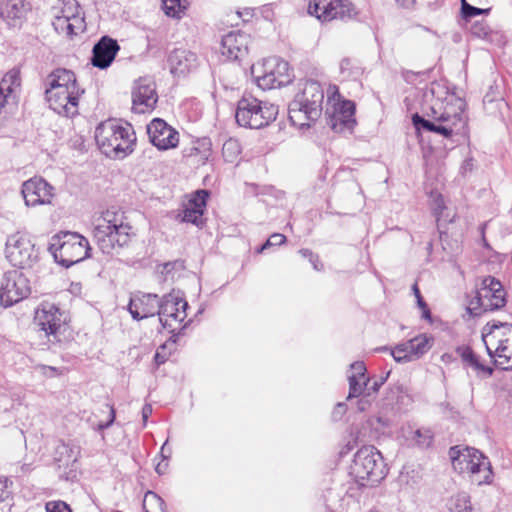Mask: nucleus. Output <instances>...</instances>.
Returning a JSON list of instances; mask_svg holds the SVG:
<instances>
[{"instance_id":"obj_7","label":"nucleus","mask_w":512,"mask_h":512,"mask_svg":"<svg viewBox=\"0 0 512 512\" xmlns=\"http://www.w3.org/2000/svg\"><path fill=\"white\" fill-rule=\"evenodd\" d=\"M352 474L361 486H374L386 475L381 453L373 446L359 449L352 466Z\"/></svg>"},{"instance_id":"obj_29","label":"nucleus","mask_w":512,"mask_h":512,"mask_svg":"<svg viewBox=\"0 0 512 512\" xmlns=\"http://www.w3.org/2000/svg\"><path fill=\"white\" fill-rule=\"evenodd\" d=\"M255 101L256 99L249 100L246 97H243L238 102L235 118L239 126L253 128L251 121L254 113L256 112V104H254Z\"/></svg>"},{"instance_id":"obj_16","label":"nucleus","mask_w":512,"mask_h":512,"mask_svg":"<svg viewBox=\"0 0 512 512\" xmlns=\"http://www.w3.org/2000/svg\"><path fill=\"white\" fill-rule=\"evenodd\" d=\"M291 81L289 64L282 58L272 56L263 59L261 74H258V88L275 89Z\"/></svg>"},{"instance_id":"obj_1","label":"nucleus","mask_w":512,"mask_h":512,"mask_svg":"<svg viewBox=\"0 0 512 512\" xmlns=\"http://www.w3.org/2000/svg\"><path fill=\"white\" fill-rule=\"evenodd\" d=\"M430 93L437 97L434 99L430 112L426 115L428 119L415 113L412 116V123L417 131L425 130L450 138L453 134L459 133L467 124L465 114V101L445 91L440 85L433 84Z\"/></svg>"},{"instance_id":"obj_26","label":"nucleus","mask_w":512,"mask_h":512,"mask_svg":"<svg viewBox=\"0 0 512 512\" xmlns=\"http://www.w3.org/2000/svg\"><path fill=\"white\" fill-rule=\"evenodd\" d=\"M119 49L120 46L116 40L109 36H103L93 47L92 65L100 69L108 68L115 59Z\"/></svg>"},{"instance_id":"obj_60","label":"nucleus","mask_w":512,"mask_h":512,"mask_svg":"<svg viewBox=\"0 0 512 512\" xmlns=\"http://www.w3.org/2000/svg\"><path fill=\"white\" fill-rule=\"evenodd\" d=\"M412 289H413V292H414V295H415L416 299H417L418 297H421L420 290H419V288H418L417 284H414V285H413V287H412Z\"/></svg>"},{"instance_id":"obj_18","label":"nucleus","mask_w":512,"mask_h":512,"mask_svg":"<svg viewBox=\"0 0 512 512\" xmlns=\"http://www.w3.org/2000/svg\"><path fill=\"white\" fill-rule=\"evenodd\" d=\"M505 295L503 286L498 280L491 276L485 277L476 296L479 312L474 314L502 308L506 303Z\"/></svg>"},{"instance_id":"obj_55","label":"nucleus","mask_w":512,"mask_h":512,"mask_svg":"<svg viewBox=\"0 0 512 512\" xmlns=\"http://www.w3.org/2000/svg\"><path fill=\"white\" fill-rule=\"evenodd\" d=\"M166 445H167V441L163 444V446L161 447V451H160V454L163 457V460L168 459L171 455V450L169 448H167Z\"/></svg>"},{"instance_id":"obj_8","label":"nucleus","mask_w":512,"mask_h":512,"mask_svg":"<svg viewBox=\"0 0 512 512\" xmlns=\"http://www.w3.org/2000/svg\"><path fill=\"white\" fill-rule=\"evenodd\" d=\"M34 324L51 345L66 339L68 324L64 313L52 303H42L35 311Z\"/></svg>"},{"instance_id":"obj_14","label":"nucleus","mask_w":512,"mask_h":512,"mask_svg":"<svg viewBox=\"0 0 512 512\" xmlns=\"http://www.w3.org/2000/svg\"><path fill=\"white\" fill-rule=\"evenodd\" d=\"M188 303L172 294L164 296L159 301V320L162 326L170 333L180 332L186 325H182L187 317Z\"/></svg>"},{"instance_id":"obj_6","label":"nucleus","mask_w":512,"mask_h":512,"mask_svg":"<svg viewBox=\"0 0 512 512\" xmlns=\"http://www.w3.org/2000/svg\"><path fill=\"white\" fill-rule=\"evenodd\" d=\"M48 250L57 263L69 268L89 256L90 246L81 234L64 231L51 238Z\"/></svg>"},{"instance_id":"obj_11","label":"nucleus","mask_w":512,"mask_h":512,"mask_svg":"<svg viewBox=\"0 0 512 512\" xmlns=\"http://www.w3.org/2000/svg\"><path fill=\"white\" fill-rule=\"evenodd\" d=\"M326 114L329 117L328 124L335 132L351 131L356 123L354 102L342 99L336 85L327 88Z\"/></svg>"},{"instance_id":"obj_21","label":"nucleus","mask_w":512,"mask_h":512,"mask_svg":"<svg viewBox=\"0 0 512 512\" xmlns=\"http://www.w3.org/2000/svg\"><path fill=\"white\" fill-rule=\"evenodd\" d=\"M434 339L427 334H420L416 337L398 344L391 352L397 362L412 361L427 353L433 345Z\"/></svg>"},{"instance_id":"obj_10","label":"nucleus","mask_w":512,"mask_h":512,"mask_svg":"<svg viewBox=\"0 0 512 512\" xmlns=\"http://www.w3.org/2000/svg\"><path fill=\"white\" fill-rule=\"evenodd\" d=\"M450 455L454 469L470 474L473 482L480 485L490 481V463L479 450L467 447L456 451V448H451Z\"/></svg>"},{"instance_id":"obj_30","label":"nucleus","mask_w":512,"mask_h":512,"mask_svg":"<svg viewBox=\"0 0 512 512\" xmlns=\"http://www.w3.org/2000/svg\"><path fill=\"white\" fill-rule=\"evenodd\" d=\"M459 355L463 362L473 368L478 374H484L487 376H491L493 373V369L491 367L483 365L478 356L473 352V350L468 347H460L458 350Z\"/></svg>"},{"instance_id":"obj_17","label":"nucleus","mask_w":512,"mask_h":512,"mask_svg":"<svg viewBox=\"0 0 512 512\" xmlns=\"http://www.w3.org/2000/svg\"><path fill=\"white\" fill-rule=\"evenodd\" d=\"M307 11L321 22L351 19L354 15L348 0H308Z\"/></svg>"},{"instance_id":"obj_52","label":"nucleus","mask_w":512,"mask_h":512,"mask_svg":"<svg viewBox=\"0 0 512 512\" xmlns=\"http://www.w3.org/2000/svg\"><path fill=\"white\" fill-rule=\"evenodd\" d=\"M6 488H7L6 481L5 482L0 481V502L5 501L9 496V492L7 491Z\"/></svg>"},{"instance_id":"obj_35","label":"nucleus","mask_w":512,"mask_h":512,"mask_svg":"<svg viewBox=\"0 0 512 512\" xmlns=\"http://www.w3.org/2000/svg\"><path fill=\"white\" fill-rule=\"evenodd\" d=\"M145 512H165L164 501L156 493L148 491L143 500Z\"/></svg>"},{"instance_id":"obj_44","label":"nucleus","mask_w":512,"mask_h":512,"mask_svg":"<svg viewBox=\"0 0 512 512\" xmlns=\"http://www.w3.org/2000/svg\"><path fill=\"white\" fill-rule=\"evenodd\" d=\"M35 370L39 371L45 377H56L62 374V371L54 366H48L44 364H38L35 366Z\"/></svg>"},{"instance_id":"obj_39","label":"nucleus","mask_w":512,"mask_h":512,"mask_svg":"<svg viewBox=\"0 0 512 512\" xmlns=\"http://www.w3.org/2000/svg\"><path fill=\"white\" fill-rule=\"evenodd\" d=\"M490 9H481L470 5L466 0H461V12L465 20L481 14H488Z\"/></svg>"},{"instance_id":"obj_34","label":"nucleus","mask_w":512,"mask_h":512,"mask_svg":"<svg viewBox=\"0 0 512 512\" xmlns=\"http://www.w3.org/2000/svg\"><path fill=\"white\" fill-rule=\"evenodd\" d=\"M349 381V394L347 399H351L354 397H359L360 395L366 393L367 396L371 394L369 391L368 383L369 378H356L355 376H348Z\"/></svg>"},{"instance_id":"obj_25","label":"nucleus","mask_w":512,"mask_h":512,"mask_svg":"<svg viewBox=\"0 0 512 512\" xmlns=\"http://www.w3.org/2000/svg\"><path fill=\"white\" fill-rule=\"evenodd\" d=\"M159 297L156 294H142L134 296L130 299L128 310L135 320L158 315Z\"/></svg>"},{"instance_id":"obj_24","label":"nucleus","mask_w":512,"mask_h":512,"mask_svg":"<svg viewBox=\"0 0 512 512\" xmlns=\"http://www.w3.org/2000/svg\"><path fill=\"white\" fill-rule=\"evenodd\" d=\"M170 72L174 76H186L199 66L198 56L189 50L174 49L168 57Z\"/></svg>"},{"instance_id":"obj_2","label":"nucleus","mask_w":512,"mask_h":512,"mask_svg":"<svg viewBox=\"0 0 512 512\" xmlns=\"http://www.w3.org/2000/svg\"><path fill=\"white\" fill-rule=\"evenodd\" d=\"M45 90L49 106L59 115L73 117L78 114L79 99L84 94L73 71L58 68L52 71Z\"/></svg>"},{"instance_id":"obj_33","label":"nucleus","mask_w":512,"mask_h":512,"mask_svg":"<svg viewBox=\"0 0 512 512\" xmlns=\"http://www.w3.org/2000/svg\"><path fill=\"white\" fill-rule=\"evenodd\" d=\"M450 512H472L470 497L465 492L452 496L448 502Z\"/></svg>"},{"instance_id":"obj_12","label":"nucleus","mask_w":512,"mask_h":512,"mask_svg":"<svg viewBox=\"0 0 512 512\" xmlns=\"http://www.w3.org/2000/svg\"><path fill=\"white\" fill-rule=\"evenodd\" d=\"M53 10L52 25L58 34L71 38L85 31L84 14L77 0H61Z\"/></svg>"},{"instance_id":"obj_57","label":"nucleus","mask_w":512,"mask_h":512,"mask_svg":"<svg viewBox=\"0 0 512 512\" xmlns=\"http://www.w3.org/2000/svg\"><path fill=\"white\" fill-rule=\"evenodd\" d=\"M300 254H301L303 257L308 258V259H309V261H312V260H313V258H314L313 253H312L310 250H308V249H302V250H300Z\"/></svg>"},{"instance_id":"obj_62","label":"nucleus","mask_w":512,"mask_h":512,"mask_svg":"<svg viewBox=\"0 0 512 512\" xmlns=\"http://www.w3.org/2000/svg\"><path fill=\"white\" fill-rule=\"evenodd\" d=\"M61 448L67 450V447L65 445H63Z\"/></svg>"},{"instance_id":"obj_42","label":"nucleus","mask_w":512,"mask_h":512,"mask_svg":"<svg viewBox=\"0 0 512 512\" xmlns=\"http://www.w3.org/2000/svg\"><path fill=\"white\" fill-rule=\"evenodd\" d=\"M471 34L478 38H486L490 32L489 26L482 21H477L470 28Z\"/></svg>"},{"instance_id":"obj_47","label":"nucleus","mask_w":512,"mask_h":512,"mask_svg":"<svg viewBox=\"0 0 512 512\" xmlns=\"http://www.w3.org/2000/svg\"><path fill=\"white\" fill-rule=\"evenodd\" d=\"M445 209V206H444V199L442 197V195L440 194H437L435 197H434V206H433V210H434V213L435 215L437 216L438 220L443 217V211Z\"/></svg>"},{"instance_id":"obj_3","label":"nucleus","mask_w":512,"mask_h":512,"mask_svg":"<svg viewBox=\"0 0 512 512\" xmlns=\"http://www.w3.org/2000/svg\"><path fill=\"white\" fill-rule=\"evenodd\" d=\"M132 234V227L125 221L124 213L114 209L101 214L93 231L98 248L107 255L127 246Z\"/></svg>"},{"instance_id":"obj_45","label":"nucleus","mask_w":512,"mask_h":512,"mask_svg":"<svg viewBox=\"0 0 512 512\" xmlns=\"http://www.w3.org/2000/svg\"><path fill=\"white\" fill-rule=\"evenodd\" d=\"M285 240H286V237L283 234H280V233L272 234L267 239V241L261 246V248L258 249V253L261 252V251L266 250L270 246L281 245V244H283L285 242Z\"/></svg>"},{"instance_id":"obj_58","label":"nucleus","mask_w":512,"mask_h":512,"mask_svg":"<svg viewBox=\"0 0 512 512\" xmlns=\"http://www.w3.org/2000/svg\"><path fill=\"white\" fill-rule=\"evenodd\" d=\"M165 357L161 356V354L157 351L155 354V361L157 364H162L165 362Z\"/></svg>"},{"instance_id":"obj_46","label":"nucleus","mask_w":512,"mask_h":512,"mask_svg":"<svg viewBox=\"0 0 512 512\" xmlns=\"http://www.w3.org/2000/svg\"><path fill=\"white\" fill-rule=\"evenodd\" d=\"M351 373L348 376H355L356 378L364 379L367 378L366 373V366L361 361H356L350 365Z\"/></svg>"},{"instance_id":"obj_5","label":"nucleus","mask_w":512,"mask_h":512,"mask_svg":"<svg viewBox=\"0 0 512 512\" xmlns=\"http://www.w3.org/2000/svg\"><path fill=\"white\" fill-rule=\"evenodd\" d=\"M324 90L321 84L308 80L289 105V119L300 129L310 127L321 115Z\"/></svg>"},{"instance_id":"obj_38","label":"nucleus","mask_w":512,"mask_h":512,"mask_svg":"<svg viewBox=\"0 0 512 512\" xmlns=\"http://www.w3.org/2000/svg\"><path fill=\"white\" fill-rule=\"evenodd\" d=\"M163 9L168 16L180 17L186 9V0H162Z\"/></svg>"},{"instance_id":"obj_28","label":"nucleus","mask_w":512,"mask_h":512,"mask_svg":"<svg viewBox=\"0 0 512 512\" xmlns=\"http://www.w3.org/2000/svg\"><path fill=\"white\" fill-rule=\"evenodd\" d=\"M116 412L112 405L105 404L102 408L94 412L88 421L94 430L102 431L109 428L115 421Z\"/></svg>"},{"instance_id":"obj_40","label":"nucleus","mask_w":512,"mask_h":512,"mask_svg":"<svg viewBox=\"0 0 512 512\" xmlns=\"http://www.w3.org/2000/svg\"><path fill=\"white\" fill-rule=\"evenodd\" d=\"M182 221L192 223L196 226L203 224L202 211L192 210L191 208H185L182 213Z\"/></svg>"},{"instance_id":"obj_32","label":"nucleus","mask_w":512,"mask_h":512,"mask_svg":"<svg viewBox=\"0 0 512 512\" xmlns=\"http://www.w3.org/2000/svg\"><path fill=\"white\" fill-rule=\"evenodd\" d=\"M258 114L264 120L258 124V128L269 125L278 115V106L274 103L258 99Z\"/></svg>"},{"instance_id":"obj_13","label":"nucleus","mask_w":512,"mask_h":512,"mask_svg":"<svg viewBox=\"0 0 512 512\" xmlns=\"http://www.w3.org/2000/svg\"><path fill=\"white\" fill-rule=\"evenodd\" d=\"M5 254L13 266L21 269L31 267L38 259V251L30 236L21 232L7 238Z\"/></svg>"},{"instance_id":"obj_49","label":"nucleus","mask_w":512,"mask_h":512,"mask_svg":"<svg viewBox=\"0 0 512 512\" xmlns=\"http://www.w3.org/2000/svg\"><path fill=\"white\" fill-rule=\"evenodd\" d=\"M346 411V405L344 403H338L333 411V417L335 419L341 418Z\"/></svg>"},{"instance_id":"obj_61","label":"nucleus","mask_w":512,"mask_h":512,"mask_svg":"<svg viewBox=\"0 0 512 512\" xmlns=\"http://www.w3.org/2000/svg\"><path fill=\"white\" fill-rule=\"evenodd\" d=\"M250 71H251V74H253V72H254V65L251 66Z\"/></svg>"},{"instance_id":"obj_27","label":"nucleus","mask_w":512,"mask_h":512,"mask_svg":"<svg viewBox=\"0 0 512 512\" xmlns=\"http://www.w3.org/2000/svg\"><path fill=\"white\" fill-rule=\"evenodd\" d=\"M246 36L238 32H230L222 37V54L230 59H239L247 53Z\"/></svg>"},{"instance_id":"obj_4","label":"nucleus","mask_w":512,"mask_h":512,"mask_svg":"<svg viewBox=\"0 0 512 512\" xmlns=\"http://www.w3.org/2000/svg\"><path fill=\"white\" fill-rule=\"evenodd\" d=\"M95 140L106 156L122 158L133 151L136 136L130 124L107 120L96 127Z\"/></svg>"},{"instance_id":"obj_19","label":"nucleus","mask_w":512,"mask_h":512,"mask_svg":"<svg viewBox=\"0 0 512 512\" xmlns=\"http://www.w3.org/2000/svg\"><path fill=\"white\" fill-rule=\"evenodd\" d=\"M158 101L156 84L148 78H139L132 90V110L138 114L152 111Z\"/></svg>"},{"instance_id":"obj_37","label":"nucleus","mask_w":512,"mask_h":512,"mask_svg":"<svg viewBox=\"0 0 512 512\" xmlns=\"http://www.w3.org/2000/svg\"><path fill=\"white\" fill-rule=\"evenodd\" d=\"M240 154V145L235 139H228L222 147V155L226 162L233 163Z\"/></svg>"},{"instance_id":"obj_63","label":"nucleus","mask_w":512,"mask_h":512,"mask_svg":"<svg viewBox=\"0 0 512 512\" xmlns=\"http://www.w3.org/2000/svg\"><path fill=\"white\" fill-rule=\"evenodd\" d=\"M397 391H401V388L399 386L396 387Z\"/></svg>"},{"instance_id":"obj_54","label":"nucleus","mask_w":512,"mask_h":512,"mask_svg":"<svg viewBox=\"0 0 512 512\" xmlns=\"http://www.w3.org/2000/svg\"><path fill=\"white\" fill-rule=\"evenodd\" d=\"M167 467H168V463H167V462H165L164 460H162L161 462H159V463L156 465L155 470H156V472H157L158 474H160V475H161V474H164V473H165V471L167 470Z\"/></svg>"},{"instance_id":"obj_43","label":"nucleus","mask_w":512,"mask_h":512,"mask_svg":"<svg viewBox=\"0 0 512 512\" xmlns=\"http://www.w3.org/2000/svg\"><path fill=\"white\" fill-rule=\"evenodd\" d=\"M47 512H72L70 506L64 501H50L45 505Z\"/></svg>"},{"instance_id":"obj_23","label":"nucleus","mask_w":512,"mask_h":512,"mask_svg":"<svg viewBox=\"0 0 512 512\" xmlns=\"http://www.w3.org/2000/svg\"><path fill=\"white\" fill-rule=\"evenodd\" d=\"M20 73L12 69L0 81V120L4 119L8 110L17 103V92L20 88Z\"/></svg>"},{"instance_id":"obj_22","label":"nucleus","mask_w":512,"mask_h":512,"mask_svg":"<svg viewBox=\"0 0 512 512\" xmlns=\"http://www.w3.org/2000/svg\"><path fill=\"white\" fill-rule=\"evenodd\" d=\"M150 142L159 150L175 148L179 143L178 132L163 119L155 118L147 125Z\"/></svg>"},{"instance_id":"obj_56","label":"nucleus","mask_w":512,"mask_h":512,"mask_svg":"<svg viewBox=\"0 0 512 512\" xmlns=\"http://www.w3.org/2000/svg\"><path fill=\"white\" fill-rule=\"evenodd\" d=\"M387 377L381 378L379 381H375L373 385L369 388L373 393L377 392L379 388L383 385Z\"/></svg>"},{"instance_id":"obj_48","label":"nucleus","mask_w":512,"mask_h":512,"mask_svg":"<svg viewBox=\"0 0 512 512\" xmlns=\"http://www.w3.org/2000/svg\"><path fill=\"white\" fill-rule=\"evenodd\" d=\"M417 304H418V307L422 310V317L425 319H430L431 318L430 310L428 309V306L424 302L422 297L417 298Z\"/></svg>"},{"instance_id":"obj_51","label":"nucleus","mask_w":512,"mask_h":512,"mask_svg":"<svg viewBox=\"0 0 512 512\" xmlns=\"http://www.w3.org/2000/svg\"><path fill=\"white\" fill-rule=\"evenodd\" d=\"M152 406L151 404H145L142 408V419L144 422V425L146 424L149 416L152 414Z\"/></svg>"},{"instance_id":"obj_50","label":"nucleus","mask_w":512,"mask_h":512,"mask_svg":"<svg viewBox=\"0 0 512 512\" xmlns=\"http://www.w3.org/2000/svg\"><path fill=\"white\" fill-rule=\"evenodd\" d=\"M397 5L404 9H412L416 4V0H395Z\"/></svg>"},{"instance_id":"obj_41","label":"nucleus","mask_w":512,"mask_h":512,"mask_svg":"<svg viewBox=\"0 0 512 512\" xmlns=\"http://www.w3.org/2000/svg\"><path fill=\"white\" fill-rule=\"evenodd\" d=\"M413 440L422 447H428L432 442V435L429 430L418 429L414 432Z\"/></svg>"},{"instance_id":"obj_59","label":"nucleus","mask_w":512,"mask_h":512,"mask_svg":"<svg viewBox=\"0 0 512 512\" xmlns=\"http://www.w3.org/2000/svg\"><path fill=\"white\" fill-rule=\"evenodd\" d=\"M314 267L315 270H321L322 269V266L319 267V260H318V257L314 255V258L312 261H310Z\"/></svg>"},{"instance_id":"obj_20","label":"nucleus","mask_w":512,"mask_h":512,"mask_svg":"<svg viewBox=\"0 0 512 512\" xmlns=\"http://www.w3.org/2000/svg\"><path fill=\"white\" fill-rule=\"evenodd\" d=\"M22 196L27 206L51 204L54 187L41 177H33L22 184Z\"/></svg>"},{"instance_id":"obj_31","label":"nucleus","mask_w":512,"mask_h":512,"mask_svg":"<svg viewBox=\"0 0 512 512\" xmlns=\"http://www.w3.org/2000/svg\"><path fill=\"white\" fill-rule=\"evenodd\" d=\"M25 12L26 6L23 0H9L2 10V15L7 18V21H17L25 15Z\"/></svg>"},{"instance_id":"obj_9","label":"nucleus","mask_w":512,"mask_h":512,"mask_svg":"<svg viewBox=\"0 0 512 512\" xmlns=\"http://www.w3.org/2000/svg\"><path fill=\"white\" fill-rule=\"evenodd\" d=\"M483 342L496 367L503 370L512 369V325L493 326L483 334Z\"/></svg>"},{"instance_id":"obj_53","label":"nucleus","mask_w":512,"mask_h":512,"mask_svg":"<svg viewBox=\"0 0 512 512\" xmlns=\"http://www.w3.org/2000/svg\"><path fill=\"white\" fill-rule=\"evenodd\" d=\"M369 405H370V402L364 398L358 400V402H357V408L361 412L365 411L369 407Z\"/></svg>"},{"instance_id":"obj_36","label":"nucleus","mask_w":512,"mask_h":512,"mask_svg":"<svg viewBox=\"0 0 512 512\" xmlns=\"http://www.w3.org/2000/svg\"><path fill=\"white\" fill-rule=\"evenodd\" d=\"M209 196V192L207 190H197L188 200L185 208H191L192 210L202 211L204 213L206 207V201Z\"/></svg>"},{"instance_id":"obj_15","label":"nucleus","mask_w":512,"mask_h":512,"mask_svg":"<svg viewBox=\"0 0 512 512\" xmlns=\"http://www.w3.org/2000/svg\"><path fill=\"white\" fill-rule=\"evenodd\" d=\"M31 292L28 278L18 270L4 273L0 285V302L10 307L27 298Z\"/></svg>"}]
</instances>
